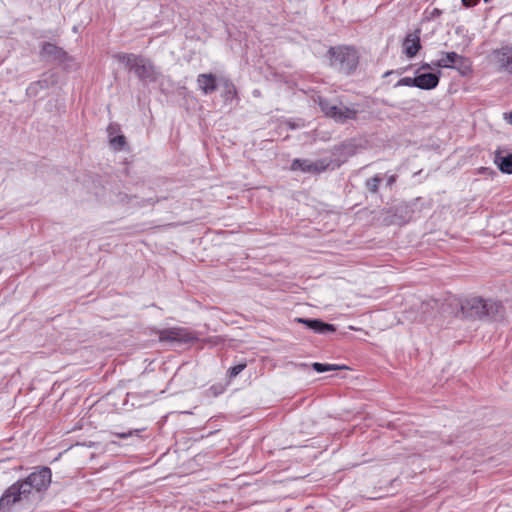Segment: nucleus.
I'll return each instance as SVG.
<instances>
[{
    "label": "nucleus",
    "instance_id": "obj_6",
    "mask_svg": "<svg viewBox=\"0 0 512 512\" xmlns=\"http://www.w3.org/2000/svg\"><path fill=\"white\" fill-rule=\"evenodd\" d=\"M412 217V210L409 205L401 203L395 207L384 209L380 212L379 219L385 225H403Z\"/></svg>",
    "mask_w": 512,
    "mask_h": 512
},
{
    "label": "nucleus",
    "instance_id": "obj_25",
    "mask_svg": "<svg viewBox=\"0 0 512 512\" xmlns=\"http://www.w3.org/2000/svg\"><path fill=\"white\" fill-rule=\"evenodd\" d=\"M246 367L245 363H241L238 365H235L229 369V375L230 377H236L238 374H240Z\"/></svg>",
    "mask_w": 512,
    "mask_h": 512
},
{
    "label": "nucleus",
    "instance_id": "obj_21",
    "mask_svg": "<svg viewBox=\"0 0 512 512\" xmlns=\"http://www.w3.org/2000/svg\"><path fill=\"white\" fill-rule=\"evenodd\" d=\"M39 83V87L42 89H47L50 86L54 85L57 82L56 76L54 74L44 75V77L37 81Z\"/></svg>",
    "mask_w": 512,
    "mask_h": 512
},
{
    "label": "nucleus",
    "instance_id": "obj_22",
    "mask_svg": "<svg viewBox=\"0 0 512 512\" xmlns=\"http://www.w3.org/2000/svg\"><path fill=\"white\" fill-rule=\"evenodd\" d=\"M110 144L114 147V149L122 150L124 145L126 144L125 136L119 135L116 137H112L110 139Z\"/></svg>",
    "mask_w": 512,
    "mask_h": 512
},
{
    "label": "nucleus",
    "instance_id": "obj_3",
    "mask_svg": "<svg viewBox=\"0 0 512 512\" xmlns=\"http://www.w3.org/2000/svg\"><path fill=\"white\" fill-rule=\"evenodd\" d=\"M331 65L349 74L358 65V54L354 48L339 46L329 49Z\"/></svg>",
    "mask_w": 512,
    "mask_h": 512
},
{
    "label": "nucleus",
    "instance_id": "obj_10",
    "mask_svg": "<svg viewBox=\"0 0 512 512\" xmlns=\"http://www.w3.org/2000/svg\"><path fill=\"white\" fill-rule=\"evenodd\" d=\"M25 498L21 491H18V486L14 483L6 489L0 497V512H9L13 504Z\"/></svg>",
    "mask_w": 512,
    "mask_h": 512
},
{
    "label": "nucleus",
    "instance_id": "obj_13",
    "mask_svg": "<svg viewBox=\"0 0 512 512\" xmlns=\"http://www.w3.org/2000/svg\"><path fill=\"white\" fill-rule=\"evenodd\" d=\"M494 164L502 173L512 174V153L504 155L503 151L496 150L494 154Z\"/></svg>",
    "mask_w": 512,
    "mask_h": 512
},
{
    "label": "nucleus",
    "instance_id": "obj_7",
    "mask_svg": "<svg viewBox=\"0 0 512 512\" xmlns=\"http://www.w3.org/2000/svg\"><path fill=\"white\" fill-rule=\"evenodd\" d=\"M196 339L191 331L183 327L163 329L159 332L160 341L188 343Z\"/></svg>",
    "mask_w": 512,
    "mask_h": 512
},
{
    "label": "nucleus",
    "instance_id": "obj_30",
    "mask_svg": "<svg viewBox=\"0 0 512 512\" xmlns=\"http://www.w3.org/2000/svg\"><path fill=\"white\" fill-rule=\"evenodd\" d=\"M395 182H396V176L395 175H391L387 179V186L391 187Z\"/></svg>",
    "mask_w": 512,
    "mask_h": 512
},
{
    "label": "nucleus",
    "instance_id": "obj_4",
    "mask_svg": "<svg viewBox=\"0 0 512 512\" xmlns=\"http://www.w3.org/2000/svg\"><path fill=\"white\" fill-rule=\"evenodd\" d=\"M51 470L48 467H42L31 473L25 480L17 481L18 486L24 497H28L32 490L42 491L48 488L51 483Z\"/></svg>",
    "mask_w": 512,
    "mask_h": 512
},
{
    "label": "nucleus",
    "instance_id": "obj_28",
    "mask_svg": "<svg viewBox=\"0 0 512 512\" xmlns=\"http://www.w3.org/2000/svg\"><path fill=\"white\" fill-rule=\"evenodd\" d=\"M461 1H462V4L468 8L474 6L478 2V0H461Z\"/></svg>",
    "mask_w": 512,
    "mask_h": 512
},
{
    "label": "nucleus",
    "instance_id": "obj_1",
    "mask_svg": "<svg viewBox=\"0 0 512 512\" xmlns=\"http://www.w3.org/2000/svg\"><path fill=\"white\" fill-rule=\"evenodd\" d=\"M447 305L453 308L451 313L463 319H497L502 317L504 308L500 302L485 300L479 296H469L459 299L455 296L447 299Z\"/></svg>",
    "mask_w": 512,
    "mask_h": 512
},
{
    "label": "nucleus",
    "instance_id": "obj_29",
    "mask_svg": "<svg viewBox=\"0 0 512 512\" xmlns=\"http://www.w3.org/2000/svg\"><path fill=\"white\" fill-rule=\"evenodd\" d=\"M117 130H118V127L116 125H109V127L107 129L110 136H112Z\"/></svg>",
    "mask_w": 512,
    "mask_h": 512
},
{
    "label": "nucleus",
    "instance_id": "obj_23",
    "mask_svg": "<svg viewBox=\"0 0 512 512\" xmlns=\"http://www.w3.org/2000/svg\"><path fill=\"white\" fill-rule=\"evenodd\" d=\"M398 86H408V87H417L416 77H404L401 78L397 83L396 87Z\"/></svg>",
    "mask_w": 512,
    "mask_h": 512
},
{
    "label": "nucleus",
    "instance_id": "obj_15",
    "mask_svg": "<svg viewBox=\"0 0 512 512\" xmlns=\"http://www.w3.org/2000/svg\"><path fill=\"white\" fill-rule=\"evenodd\" d=\"M417 88L430 90L437 87L439 75L435 73H424L416 76Z\"/></svg>",
    "mask_w": 512,
    "mask_h": 512
},
{
    "label": "nucleus",
    "instance_id": "obj_5",
    "mask_svg": "<svg viewBox=\"0 0 512 512\" xmlns=\"http://www.w3.org/2000/svg\"><path fill=\"white\" fill-rule=\"evenodd\" d=\"M319 106L321 111L329 118L337 123L344 124L348 120H355L358 115V108L356 105L346 106L342 103L339 105L333 104L326 99L320 98Z\"/></svg>",
    "mask_w": 512,
    "mask_h": 512
},
{
    "label": "nucleus",
    "instance_id": "obj_27",
    "mask_svg": "<svg viewBox=\"0 0 512 512\" xmlns=\"http://www.w3.org/2000/svg\"><path fill=\"white\" fill-rule=\"evenodd\" d=\"M235 94H236L235 86L232 83L227 82L226 83V97L227 98H229L230 96L233 97Z\"/></svg>",
    "mask_w": 512,
    "mask_h": 512
},
{
    "label": "nucleus",
    "instance_id": "obj_19",
    "mask_svg": "<svg viewBox=\"0 0 512 512\" xmlns=\"http://www.w3.org/2000/svg\"><path fill=\"white\" fill-rule=\"evenodd\" d=\"M312 368L318 373H323V372H328V371L341 370L346 367L342 366V365H337V364H323V363L315 362L312 364Z\"/></svg>",
    "mask_w": 512,
    "mask_h": 512
},
{
    "label": "nucleus",
    "instance_id": "obj_26",
    "mask_svg": "<svg viewBox=\"0 0 512 512\" xmlns=\"http://www.w3.org/2000/svg\"><path fill=\"white\" fill-rule=\"evenodd\" d=\"M141 432L140 429H134V430H129L128 432H123V433H114L118 438H121V439H127L129 437H132L134 435L136 436H139V433Z\"/></svg>",
    "mask_w": 512,
    "mask_h": 512
},
{
    "label": "nucleus",
    "instance_id": "obj_31",
    "mask_svg": "<svg viewBox=\"0 0 512 512\" xmlns=\"http://www.w3.org/2000/svg\"><path fill=\"white\" fill-rule=\"evenodd\" d=\"M430 68H431V65H430V64H428V63H425V64H423V65L420 67V69H423V70H425V69H430Z\"/></svg>",
    "mask_w": 512,
    "mask_h": 512
},
{
    "label": "nucleus",
    "instance_id": "obj_17",
    "mask_svg": "<svg viewBox=\"0 0 512 512\" xmlns=\"http://www.w3.org/2000/svg\"><path fill=\"white\" fill-rule=\"evenodd\" d=\"M42 54L59 61H64L67 58V53L52 43H45L43 45Z\"/></svg>",
    "mask_w": 512,
    "mask_h": 512
},
{
    "label": "nucleus",
    "instance_id": "obj_2",
    "mask_svg": "<svg viewBox=\"0 0 512 512\" xmlns=\"http://www.w3.org/2000/svg\"><path fill=\"white\" fill-rule=\"evenodd\" d=\"M113 57L125 64L141 81L155 82L160 75L153 63L141 55L117 53Z\"/></svg>",
    "mask_w": 512,
    "mask_h": 512
},
{
    "label": "nucleus",
    "instance_id": "obj_20",
    "mask_svg": "<svg viewBox=\"0 0 512 512\" xmlns=\"http://www.w3.org/2000/svg\"><path fill=\"white\" fill-rule=\"evenodd\" d=\"M382 182V177L379 175H375L374 177L368 179L366 181V188L372 192L377 193L380 183Z\"/></svg>",
    "mask_w": 512,
    "mask_h": 512
},
{
    "label": "nucleus",
    "instance_id": "obj_11",
    "mask_svg": "<svg viewBox=\"0 0 512 512\" xmlns=\"http://www.w3.org/2000/svg\"><path fill=\"white\" fill-rule=\"evenodd\" d=\"M420 29H416L413 33L407 34L403 41V52L408 58H413L421 49Z\"/></svg>",
    "mask_w": 512,
    "mask_h": 512
},
{
    "label": "nucleus",
    "instance_id": "obj_24",
    "mask_svg": "<svg viewBox=\"0 0 512 512\" xmlns=\"http://www.w3.org/2000/svg\"><path fill=\"white\" fill-rule=\"evenodd\" d=\"M39 90H42V88H40L39 83L35 81L27 87L26 93L28 96L34 97L38 94Z\"/></svg>",
    "mask_w": 512,
    "mask_h": 512
},
{
    "label": "nucleus",
    "instance_id": "obj_18",
    "mask_svg": "<svg viewBox=\"0 0 512 512\" xmlns=\"http://www.w3.org/2000/svg\"><path fill=\"white\" fill-rule=\"evenodd\" d=\"M462 59L456 52L443 53V57L434 62L433 65L439 68H453V64Z\"/></svg>",
    "mask_w": 512,
    "mask_h": 512
},
{
    "label": "nucleus",
    "instance_id": "obj_12",
    "mask_svg": "<svg viewBox=\"0 0 512 512\" xmlns=\"http://www.w3.org/2000/svg\"><path fill=\"white\" fill-rule=\"evenodd\" d=\"M295 321L305 325L308 329L318 334H327L336 331L334 325L325 323L320 319L296 318Z\"/></svg>",
    "mask_w": 512,
    "mask_h": 512
},
{
    "label": "nucleus",
    "instance_id": "obj_16",
    "mask_svg": "<svg viewBox=\"0 0 512 512\" xmlns=\"http://www.w3.org/2000/svg\"><path fill=\"white\" fill-rule=\"evenodd\" d=\"M439 309V302L435 299H430L428 301H424L420 304L419 310V320L426 321L430 317H432L436 311Z\"/></svg>",
    "mask_w": 512,
    "mask_h": 512
},
{
    "label": "nucleus",
    "instance_id": "obj_8",
    "mask_svg": "<svg viewBox=\"0 0 512 512\" xmlns=\"http://www.w3.org/2000/svg\"><path fill=\"white\" fill-rule=\"evenodd\" d=\"M492 61L499 71L512 74V45H504L491 53Z\"/></svg>",
    "mask_w": 512,
    "mask_h": 512
},
{
    "label": "nucleus",
    "instance_id": "obj_9",
    "mask_svg": "<svg viewBox=\"0 0 512 512\" xmlns=\"http://www.w3.org/2000/svg\"><path fill=\"white\" fill-rule=\"evenodd\" d=\"M329 163L326 160L311 161L308 159H294L291 170L305 173L318 174L327 169Z\"/></svg>",
    "mask_w": 512,
    "mask_h": 512
},
{
    "label": "nucleus",
    "instance_id": "obj_32",
    "mask_svg": "<svg viewBox=\"0 0 512 512\" xmlns=\"http://www.w3.org/2000/svg\"><path fill=\"white\" fill-rule=\"evenodd\" d=\"M485 2H488L489 0H484Z\"/></svg>",
    "mask_w": 512,
    "mask_h": 512
},
{
    "label": "nucleus",
    "instance_id": "obj_14",
    "mask_svg": "<svg viewBox=\"0 0 512 512\" xmlns=\"http://www.w3.org/2000/svg\"><path fill=\"white\" fill-rule=\"evenodd\" d=\"M197 84L204 94H210L217 89L216 77L211 73L198 75Z\"/></svg>",
    "mask_w": 512,
    "mask_h": 512
}]
</instances>
